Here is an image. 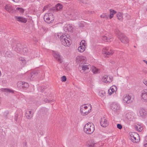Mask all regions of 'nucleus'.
<instances>
[{
  "label": "nucleus",
  "mask_w": 147,
  "mask_h": 147,
  "mask_svg": "<svg viewBox=\"0 0 147 147\" xmlns=\"http://www.w3.org/2000/svg\"><path fill=\"white\" fill-rule=\"evenodd\" d=\"M55 36L57 38L60 39L62 44L66 47L69 46L71 43V41L68 35L62 33H58L55 34Z\"/></svg>",
  "instance_id": "f257e3e1"
},
{
  "label": "nucleus",
  "mask_w": 147,
  "mask_h": 147,
  "mask_svg": "<svg viewBox=\"0 0 147 147\" xmlns=\"http://www.w3.org/2000/svg\"><path fill=\"white\" fill-rule=\"evenodd\" d=\"M65 16L67 18H71L72 20H75L79 18V12L77 11L73 12L72 9H69L65 12Z\"/></svg>",
  "instance_id": "f03ea898"
},
{
  "label": "nucleus",
  "mask_w": 147,
  "mask_h": 147,
  "mask_svg": "<svg viewBox=\"0 0 147 147\" xmlns=\"http://www.w3.org/2000/svg\"><path fill=\"white\" fill-rule=\"evenodd\" d=\"M84 131L88 134L93 133L94 130V126L92 123H88L86 124L84 128Z\"/></svg>",
  "instance_id": "7ed1b4c3"
},
{
  "label": "nucleus",
  "mask_w": 147,
  "mask_h": 147,
  "mask_svg": "<svg viewBox=\"0 0 147 147\" xmlns=\"http://www.w3.org/2000/svg\"><path fill=\"white\" fill-rule=\"evenodd\" d=\"M115 33L117 35V37L120 40L121 42L125 44H127L129 42L127 38L124 35L121 33L118 30H116Z\"/></svg>",
  "instance_id": "20e7f679"
},
{
  "label": "nucleus",
  "mask_w": 147,
  "mask_h": 147,
  "mask_svg": "<svg viewBox=\"0 0 147 147\" xmlns=\"http://www.w3.org/2000/svg\"><path fill=\"white\" fill-rule=\"evenodd\" d=\"M111 109L112 110L113 113L116 115L119 114L121 110L119 104L116 102L112 103L111 106Z\"/></svg>",
  "instance_id": "39448f33"
},
{
  "label": "nucleus",
  "mask_w": 147,
  "mask_h": 147,
  "mask_svg": "<svg viewBox=\"0 0 147 147\" xmlns=\"http://www.w3.org/2000/svg\"><path fill=\"white\" fill-rule=\"evenodd\" d=\"M44 21L48 24L52 23L54 20V16L51 13H46L44 17Z\"/></svg>",
  "instance_id": "423d86ee"
},
{
  "label": "nucleus",
  "mask_w": 147,
  "mask_h": 147,
  "mask_svg": "<svg viewBox=\"0 0 147 147\" xmlns=\"http://www.w3.org/2000/svg\"><path fill=\"white\" fill-rule=\"evenodd\" d=\"M90 66L89 64L85 63L81 65H80L78 69L80 72L83 73L84 71L86 72L89 71Z\"/></svg>",
  "instance_id": "0eeeda50"
},
{
  "label": "nucleus",
  "mask_w": 147,
  "mask_h": 147,
  "mask_svg": "<svg viewBox=\"0 0 147 147\" xmlns=\"http://www.w3.org/2000/svg\"><path fill=\"white\" fill-rule=\"evenodd\" d=\"M130 140L134 143H137L140 141L139 135L135 132H132L130 134Z\"/></svg>",
  "instance_id": "6e6552de"
},
{
  "label": "nucleus",
  "mask_w": 147,
  "mask_h": 147,
  "mask_svg": "<svg viewBox=\"0 0 147 147\" xmlns=\"http://www.w3.org/2000/svg\"><path fill=\"white\" fill-rule=\"evenodd\" d=\"M102 53L105 57H108V55H111L113 53V52L109 47L103 48L102 49Z\"/></svg>",
  "instance_id": "1a4fd4ad"
},
{
  "label": "nucleus",
  "mask_w": 147,
  "mask_h": 147,
  "mask_svg": "<svg viewBox=\"0 0 147 147\" xmlns=\"http://www.w3.org/2000/svg\"><path fill=\"white\" fill-rule=\"evenodd\" d=\"M138 115L142 118H145L147 115V111L143 108H140L138 113Z\"/></svg>",
  "instance_id": "9d476101"
},
{
  "label": "nucleus",
  "mask_w": 147,
  "mask_h": 147,
  "mask_svg": "<svg viewBox=\"0 0 147 147\" xmlns=\"http://www.w3.org/2000/svg\"><path fill=\"white\" fill-rule=\"evenodd\" d=\"M113 77L110 76L105 75L102 79V80L103 82L106 84H109L112 81Z\"/></svg>",
  "instance_id": "9b49d317"
},
{
  "label": "nucleus",
  "mask_w": 147,
  "mask_h": 147,
  "mask_svg": "<svg viewBox=\"0 0 147 147\" xmlns=\"http://www.w3.org/2000/svg\"><path fill=\"white\" fill-rule=\"evenodd\" d=\"M17 85L20 88L23 89H25L29 86V84L28 83L22 81L18 82Z\"/></svg>",
  "instance_id": "f8f14e48"
},
{
  "label": "nucleus",
  "mask_w": 147,
  "mask_h": 147,
  "mask_svg": "<svg viewBox=\"0 0 147 147\" xmlns=\"http://www.w3.org/2000/svg\"><path fill=\"white\" fill-rule=\"evenodd\" d=\"M38 76V73L36 71H34L31 73L29 75L28 77V79L30 81L33 80L37 78Z\"/></svg>",
  "instance_id": "ddd939ff"
},
{
  "label": "nucleus",
  "mask_w": 147,
  "mask_h": 147,
  "mask_svg": "<svg viewBox=\"0 0 147 147\" xmlns=\"http://www.w3.org/2000/svg\"><path fill=\"white\" fill-rule=\"evenodd\" d=\"M131 94H126L124 95L123 96V102L125 103H129L130 102V100L131 99Z\"/></svg>",
  "instance_id": "4468645a"
},
{
  "label": "nucleus",
  "mask_w": 147,
  "mask_h": 147,
  "mask_svg": "<svg viewBox=\"0 0 147 147\" xmlns=\"http://www.w3.org/2000/svg\"><path fill=\"white\" fill-rule=\"evenodd\" d=\"M52 53L53 56L58 61L61 62L62 61L61 57L60 56L59 53L57 52H55L54 51H52Z\"/></svg>",
  "instance_id": "2eb2a0df"
},
{
  "label": "nucleus",
  "mask_w": 147,
  "mask_h": 147,
  "mask_svg": "<svg viewBox=\"0 0 147 147\" xmlns=\"http://www.w3.org/2000/svg\"><path fill=\"white\" fill-rule=\"evenodd\" d=\"M100 123L101 125L103 127H107L108 124V122L107 121L105 117L101 118Z\"/></svg>",
  "instance_id": "dca6fc26"
},
{
  "label": "nucleus",
  "mask_w": 147,
  "mask_h": 147,
  "mask_svg": "<svg viewBox=\"0 0 147 147\" xmlns=\"http://www.w3.org/2000/svg\"><path fill=\"white\" fill-rule=\"evenodd\" d=\"M63 30L66 32H71L73 30L72 26L70 24H66L64 26Z\"/></svg>",
  "instance_id": "f3484780"
},
{
  "label": "nucleus",
  "mask_w": 147,
  "mask_h": 147,
  "mask_svg": "<svg viewBox=\"0 0 147 147\" xmlns=\"http://www.w3.org/2000/svg\"><path fill=\"white\" fill-rule=\"evenodd\" d=\"M102 39L105 42H110L112 40L111 34L108 36H104L102 37Z\"/></svg>",
  "instance_id": "a211bd4d"
},
{
  "label": "nucleus",
  "mask_w": 147,
  "mask_h": 147,
  "mask_svg": "<svg viewBox=\"0 0 147 147\" xmlns=\"http://www.w3.org/2000/svg\"><path fill=\"white\" fill-rule=\"evenodd\" d=\"M34 113L32 112L31 110L29 109L28 111H26L25 114V115L28 119H30L33 116Z\"/></svg>",
  "instance_id": "6ab92c4d"
},
{
  "label": "nucleus",
  "mask_w": 147,
  "mask_h": 147,
  "mask_svg": "<svg viewBox=\"0 0 147 147\" xmlns=\"http://www.w3.org/2000/svg\"><path fill=\"white\" fill-rule=\"evenodd\" d=\"M86 59L85 57L82 56H78L76 58V61L77 62L79 63H82L84 62V60Z\"/></svg>",
  "instance_id": "aec40b11"
},
{
  "label": "nucleus",
  "mask_w": 147,
  "mask_h": 147,
  "mask_svg": "<svg viewBox=\"0 0 147 147\" xmlns=\"http://www.w3.org/2000/svg\"><path fill=\"white\" fill-rule=\"evenodd\" d=\"M15 18L17 21L22 22L26 23L27 21L26 18L22 17L16 16Z\"/></svg>",
  "instance_id": "412c9836"
},
{
  "label": "nucleus",
  "mask_w": 147,
  "mask_h": 147,
  "mask_svg": "<svg viewBox=\"0 0 147 147\" xmlns=\"http://www.w3.org/2000/svg\"><path fill=\"white\" fill-rule=\"evenodd\" d=\"M62 7L63 6L61 4L58 3L55 7H53V9L54 10L58 11L61 9Z\"/></svg>",
  "instance_id": "4be33fe9"
},
{
  "label": "nucleus",
  "mask_w": 147,
  "mask_h": 147,
  "mask_svg": "<svg viewBox=\"0 0 147 147\" xmlns=\"http://www.w3.org/2000/svg\"><path fill=\"white\" fill-rule=\"evenodd\" d=\"M22 116L21 115H15V120L18 123L20 124L22 119Z\"/></svg>",
  "instance_id": "5701e85b"
},
{
  "label": "nucleus",
  "mask_w": 147,
  "mask_h": 147,
  "mask_svg": "<svg viewBox=\"0 0 147 147\" xmlns=\"http://www.w3.org/2000/svg\"><path fill=\"white\" fill-rule=\"evenodd\" d=\"M80 110L82 114L83 115H87L90 112V110H86L81 108Z\"/></svg>",
  "instance_id": "b1692460"
},
{
  "label": "nucleus",
  "mask_w": 147,
  "mask_h": 147,
  "mask_svg": "<svg viewBox=\"0 0 147 147\" xmlns=\"http://www.w3.org/2000/svg\"><path fill=\"white\" fill-rule=\"evenodd\" d=\"M5 9L7 11L10 12L12 9L11 5L9 4H6L5 6Z\"/></svg>",
  "instance_id": "393cba45"
},
{
  "label": "nucleus",
  "mask_w": 147,
  "mask_h": 147,
  "mask_svg": "<svg viewBox=\"0 0 147 147\" xmlns=\"http://www.w3.org/2000/svg\"><path fill=\"white\" fill-rule=\"evenodd\" d=\"M134 127L137 131H141L143 129L142 125H135Z\"/></svg>",
  "instance_id": "a878e982"
},
{
  "label": "nucleus",
  "mask_w": 147,
  "mask_h": 147,
  "mask_svg": "<svg viewBox=\"0 0 147 147\" xmlns=\"http://www.w3.org/2000/svg\"><path fill=\"white\" fill-rule=\"evenodd\" d=\"M92 71L93 73L94 74H98L100 72V69L95 67H92Z\"/></svg>",
  "instance_id": "bb28decb"
},
{
  "label": "nucleus",
  "mask_w": 147,
  "mask_h": 147,
  "mask_svg": "<svg viewBox=\"0 0 147 147\" xmlns=\"http://www.w3.org/2000/svg\"><path fill=\"white\" fill-rule=\"evenodd\" d=\"M96 144L94 141H90L87 142V145L88 147H94Z\"/></svg>",
  "instance_id": "cd10ccee"
},
{
  "label": "nucleus",
  "mask_w": 147,
  "mask_h": 147,
  "mask_svg": "<svg viewBox=\"0 0 147 147\" xmlns=\"http://www.w3.org/2000/svg\"><path fill=\"white\" fill-rule=\"evenodd\" d=\"M0 92H14L13 90L11 89L7 88H1L0 89Z\"/></svg>",
  "instance_id": "c85d7f7f"
},
{
  "label": "nucleus",
  "mask_w": 147,
  "mask_h": 147,
  "mask_svg": "<svg viewBox=\"0 0 147 147\" xmlns=\"http://www.w3.org/2000/svg\"><path fill=\"white\" fill-rule=\"evenodd\" d=\"M86 48V47H84V46H82L81 45H80V46L78 48V51L79 52L82 53L84 51L85 48Z\"/></svg>",
  "instance_id": "c756f323"
},
{
  "label": "nucleus",
  "mask_w": 147,
  "mask_h": 147,
  "mask_svg": "<svg viewBox=\"0 0 147 147\" xmlns=\"http://www.w3.org/2000/svg\"><path fill=\"white\" fill-rule=\"evenodd\" d=\"M91 106L90 104H88V106H82L81 107V108H83V109H85L86 110H90V111L91 110Z\"/></svg>",
  "instance_id": "7c9ffc66"
},
{
  "label": "nucleus",
  "mask_w": 147,
  "mask_h": 147,
  "mask_svg": "<svg viewBox=\"0 0 147 147\" xmlns=\"http://www.w3.org/2000/svg\"><path fill=\"white\" fill-rule=\"evenodd\" d=\"M110 12L109 18L111 19L113 17L114 14L116 13V11L113 9H111L110 10Z\"/></svg>",
  "instance_id": "2f4dec72"
},
{
  "label": "nucleus",
  "mask_w": 147,
  "mask_h": 147,
  "mask_svg": "<svg viewBox=\"0 0 147 147\" xmlns=\"http://www.w3.org/2000/svg\"><path fill=\"white\" fill-rule=\"evenodd\" d=\"M111 90V92H116L117 90V88L115 86H111L110 89L108 90V92Z\"/></svg>",
  "instance_id": "473e14b6"
},
{
  "label": "nucleus",
  "mask_w": 147,
  "mask_h": 147,
  "mask_svg": "<svg viewBox=\"0 0 147 147\" xmlns=\"http://www.w3.org/2000/svg\"><path fill=\"white\" fill-rule=\"evenodd\" d=\"M141 97L145 101L147 102V92L142 93Z\"/></svg>",
  "instance_id": "72a5a7b5"
},
{
  "label": "nucleus",
  "mask_w": 147,
  "mask_h": 147,
  "mask_svg": "<svg viewBox=\"0 0 147 147\" xmlns=\"http://www.w3.org/2000/svg\"><path fill=\"white\" fill-rule=\"evenodd\" d=\"M98 95L102 99L105 98L106 96L105 92H98Z\"/></svg>",
  "instance_id": "f704fd0d"
},
{
  "label": "nucleus",
  "mask_w": 147,
  "mask_h": 147,
  "mask_svg": "<svg viewBox=\"0 0 147 147\" xmlns=\"http://www.w3.org/2000/svg\"><path fill=\"white\" fill-rule=\"evenodd\" d=\"M117 18L120 20H122L123 19L122 14L120 12L118 13L117 15Z\"/></svg>",
  "instance_id": "c9c22d12"
},
{
  "label": "nucleus",
  "mask_w": 147,
  "mask_h": 147,
  "mask_svg": "<svg viewBox=\"0 0 147 147\" xmlns=\"http://www.w3.org/2000/svg\"><path fill=\"white\" fill-rule=\"evenodd\" d=\"M19 60L20 61V63L22 65H23L26 63V61L22 57L19 58Z\"/></svg>",
  "instance_id": "e433bc0d"
},
{
  "label": "nucleus",
  "mask_w": 147,
  "mask_h": 147,
  "mask_svg": "<svg viewBox=\"0 0 147 147\" xmlns=\"http://www.w3.org/2000/svg\"><path fill=\"white\" fill-rule=\"evenodd\" d=\"M100 17L101 18L106 20L108 18L109 15L106 13H103L100 16Z\"/></svg>",
  "instance_id": "4c0bfd02"
},
{
  "label": "nucleus",
  "mask_w": 147,
  "mask_h": 147,
  "mask_svg": "<svg viewBox=\"0 0 147 147\" xmlns=\"http://www.w3.org/2000/svg\"><path fill=\"white\" fill-rule=\"evenodd\" d=\"M21 45V44H18V45H16L15 46H13V49H14L15 51L16 50L17 47V50H18V49H20Z\"/></svg>",
  "instance_id": "58836bf2"
},
{
  "label": "nucleus",
  "mask_w": 147,
  "mask_h": 147,
  "mask_svg": "<svg viewBox=\"0 0 147 147\" xmlns=\"http://www.w3.org/2000/svg\"><path fill=\"white\" fill-rule=\"evenodd\" d=\"M80 45L82 46H84V47H86V41L84 40H82L81 41V42L80 43Z\"/></svg>",
  "instance_id": "ea45409f"
},
{
  "label": "nucleus",
  "mask_w": 147,
  "mask_h": 147,
  "mask_svg": "<svg viewBox=\"0 0 147 147\" xmlns=\"http://www.w3.org/2000/svg\"><path fill=\"white\" fill-rule=\"evenodd\" d=\"M12 54L10 51H7L5 53V56L6 57H10L11 56Z\"/></svg>",
  "instance_id": "a19ab883"
},
{
  "label": "nucleus",
  "mask_w": 147,
  "mask_h": 147,
  "mask_svg": "<svg viewBox=\"0 0 147 147\" xmlns=\"http://www.w3.org/2000/svg\"><path fill=\"white\" fill-rule=\"evenodd\" d=\"M126 116L127 119L129 120H130L132 118V116H131V114L129 113L127 114L126 115Z\"/></svg>",
  "instance_id": "79ce46f5"
},
{
  "label": "nucleus",
  "mask_w": 147,
  "mask_h": 147,
  "mask_svg": "<svg viewBox=\"0 0 147 147\" xmlns=\"http://www.w3.org/2000/svg\"><path fill=\"white\" fill-rule=\"evenodd\" d=\"M16 9L19 10V11L21 13H23L24 12V10L21 8L17 7L16 8Z\"/></svg>",
  "instance_id": "37998d69"
},
{
  "label": "nucleus",
  "mask_w": 147,
  "mask_h": 147,
  "mask_svg": "<svg viewBox=\"0 0 147 147\" xmlns=\"http://www.w3.org/2000/svg\"><path fill=\"white\" fill-rule=\"evenodd\" d=\"M61 80L62 82H65L66 80V78L65 76H63L61 78Z\"/></svg>",
  "instance_id": "c03bdc74"
},
{
  "label": "nucleus",
  "mask_w": 147,
  "mask_h": 147,
  "mask_svg": "<svg viewBox=\"0 0 147 147\" xmlns=\"http://www.w3.org/2000/svg\"><path fill=\"white\" fill-rule=\"evenodd\" d=\"M23 51L24 53H26L28 52V50L27 48H24L23 49Z\"/></svg>",
  "instance_id": "a18cd8bd"
},
{
  "label": "nucleus",
  "mask_w": 147,
  "mask_h": 147,
  "mask_svg": "<svg viewBox=\"0 0 147 147\" xmlns=\"http://www.w3.org/2000/svg\"><path fill=\"white\" fill-rule=\"evenodd\" d=\"M117 127L119 129H121L122 128V126L121 125L119 124H118L117 125Z\"/></svg>",
  "instance_id": "49530a36"
},
{
  "label": "nucleus",
  "mask_w": 147,
  "mask_h": 147,
  "mask_svg": "<svg viewBox=\"0 0 147 147\" xmlns=\"http://www.w3.org/2000/svg\"><path fill=\"white\" fill-rule=\"evenodd\" d=\"M116 53L117 54H119L120 55H121L123 53L121 51L120 52L119 51H117V52H116Z\"/></svg>",
  "instance_id": "de8ad7c7"
},
{
  "label": "nucleus",
  "mask_w": 147,
  "mask_h": 147,
  "mask_svg": "<svg viewBox=\"0 0 147 147\" xmlns=\"http://www.w3.org/2000/svg\"><path fill=\"white\" fill-rule=\"evenodd\" d=\"M42 87H40L39 88H38V91L39 92H42V91H44V90H43L42 88Z\"/></svg>",
  "instance_id": "09e8293b"
},
{
  "label": "nucleus",
  "mask_w": 147,
  "mask_h": 147,
  "mask_svg": "<svg viewBox=\"0 0 147 147\" xmlns=\"http://www.w3.org/2000/svg\"><path fill=\"white\" fill-rule=\"evenodd\" d=\"M144 84L146 86H147V81H144L143 82Z\"/></svg>",
  "instance_id": "8fccbe9b"
},
{
  "label": "nucleus",
  "mask_w": 147,
  "mask_h": 147,
  "mask_svg": "<svg viewBox=\"0 0 147 147\" xmlns=\"http://www.w3.org/2000/svg\"><path fill=\"white\" fill-rule=\"evenodd\" d=\"M7 113H4V115L5 116V118H6L7 116Z\"/></svg>",
  "instance_id": "3c124183"
},
{
  "label": "nucleus",
  "mask_w": 147,
  "mask_h": 147,
  "mask_svg": "<svg viewBox=\"0 0 147 147\" xmlns=\"http://www.w3.org/2000/svg\"><path fill=\"white\" fill-rule=\"evenodd\" d=\"M113 92H108V94L109 96H111L113 94Z\"/></svg>",
  "instance_id": "603ef678"
},
{
  "label": "nucleus",
  "mask_w": 147,
  "mask_h": 147,
  "mask_svg": "<svg viewBox=\"0 0 147 147\" xmlns=\"http://www.w3.org/2000/svg\"><path fill=\"white\" fill-rule=\"evenodd\" d=\"M143 61L147 65V61L145 60H143Z\"/></svg>",
  "instance_id": "864d4df0"
},
{
  "label": "nucleus",
  "mask_w": 147,
  "mask_h": 147,
  "mask_svg": "<svg viewBox=\"0 0 147 147\" xmlns=\"http://www.w3.org/2000/svg\"><path fill=\"white\" fill-rule=\"evenodd\" d=\"M144 147H147V144H145L144 145Z\"/></svg>",
  "instance_id": "5fc2aeb1"
},
{
  "label": "nucleus",
  "mask_w": 147,
  "mask_h": 147,
  "mask_svg": "<svg viewBox=\"0 0 147 147\" xmlns=\"http://www.w3.org/2000/svg\"><path fill=\"white\" fill-rule=\"evenodd\" d=\"M92 12H92V11H90H90H88V13H92Z\"/></svg>",
  "instance_id": "6e6d98bb"
},
{
  "label": "nucleus",
  "mask_w": 147,
  "mask_h": 147,
  "mask_svg": "<svg viewBox=\"0 0 147 147\" xmlns=\"http://www.w3.org/2000/svg\"><path fill=\"white\" fill-rule=\"evenodd\" d=\"M51 101H51V100H49H49H48V102L49 103H51Z\"/></svg>",
  "instance_id": "4d7b16f0"
},
{
  "label": "nucleus",
  "mask_w": 147,
  "mask_h": 147,
  "mask_svg": "<svg viewBox=\"0 0 147 147\" xmlns=\"http://www.w3.org/2000/svg\"><path fill=\"white\" fill-rule=\"evenodd\" d=\"M45 8H44L43 9V11H44L45 10Z\"/></svg>",
  "instance_id": "13d9d810"
},
{
  "label": "nucleus",
  "mask_w": 147,
  "mask_h": 147,
  "mask_svg": "<svg viewBox=\"0 0 147 147\" xmlns=\"http://www.w3.org/2000/svg\"><path fill=\"white\" fill-rule=\"evenodd\" d=\"M19 49H19V48H18V50H17V49H16V51L17 50H18V51H19Z\"/></svg>",
  "instance_id": "bf43d9fd"
},
{
  "label": "nucleus",
  "mask_w": 147,
  "mask_h": 147,
  "mask_svg": "<svg viewBox=\"0 0 147 147\" xmlns=\"http://www.w3.org/2000/svg\"><path fill=\"white\" fill-rule=\"evenodd\" d=\"M1 76V71H0V76Z\"/></svg>",
  "instance_id": "052dcab7"
},
{
  "label": "nucleus",
  "mask_w": 147,
  "mask_h": 147,
  "mask_svg": "<svg viewBox=\"0 0 147 147\" xmlns=\"http://www.w3.org/2000/svg\"><path fill=\"white\" fill-rule=\"evenodd\" d=\"M43 109H42V111H43Z\"/></svg>",
  "instance_id": "680f3d73"
}]
</instances>
